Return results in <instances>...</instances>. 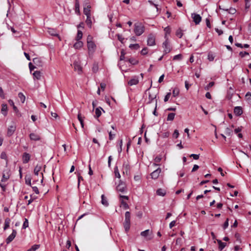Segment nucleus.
Listing matches in <instances>:
<instances>
[{
	"label": "nucleus",
	"mask_w": 251,
	"mask_h": 251,
	"mask_svg": "<svg viewBox=\"0 0 251 251\" xmlns=\"http://www.w3.org/2000/svg\"><path fill=\"white\" fill-rule=\"evenodd\" d=\"M123 169H124V173H125V171L126 173L127 174L128 172L130 169V166L128 163L125 162L123 164Z\"/></svg>",
	"instance_id": "c85d7f7f"
},
{
	"label": "nucleus",
	"mask_w": 251,
	"mask_h": 251,
	"mask_svg": "<svg viewBox=\"0 0 251 251\" xmlns=\"http://www.w3.org/2000/svg\"><path fill=\"white\" fill-rule=\"evenodd\" d=\"M190 156L192 157L195 160H197L199 158V154H191Z\"/></svg>",
	"instance_id": "0e129e2a"
},
{
	"label": "nucleus",
	"mask_w": 251,
	"mask_h": 251,
	"mask_svg": "<svg viewBox=\"0 0 251 251\" xmlns=\"http://www.w3.org/2000/svg\"><path fill=\"white\" fill-rule=\"evenodd\" d=\"M8 102L11 105L13 106V109L16 111L17 109V108L16 106H15L13 101L11 100H8Z\"/></svg>",
	"instance_id": "4d7b16f0"
},
{
	"label": "nucleus",
	"mask_w": 251,
	"mask_h": 251,
	"mask_svg": "<svg viewBox=\"0 0 251 251\" xmlns=\"http://www.w3.org/2000/svg\"><path fill=\"white\" fill-rule=\"evenodd\" d=\"M16 130V126H10L7 130V135L11 136L15 132Z\"/></svg>",
	"instance_id": "f3484780"
},
{
	"label": "nucleus",
	"mask_w": 251,
	"mask_h": 251,
	"mask_svg": "<svg viewBox=\"0 0 251 251\" xmlns=\"http://www.w3.org/2000/svg\"><path fill=\"white\" fill-rule=\"evenodd\" d=\"M7 106L6 104H2L1 105V111L2 114L6 116L7 115Z\"/></svg>",
	"instance_id": "a878e982"
},
{
	"label": "nucleus",
	"mask_w": 251,
	"mask_h": 251,
	"mask_svg": "<svg viewBox=\"0 0 251 251\" xmlns=\"http://www.w3.org/2000/svg\"><path fill=\"white\" fill-rule=\"evenodd\" d=\"M129 48L132 50H138L139 49L140 46L138 44H130L129 46Z\"/></svg>",
	"instance_id": "ea45409f"
},
{
	"label": "nucleus",
	"mask_w": 251,
	"mask_h": 251,
	"mask_svg": "<svg viewBox=\"0 0 251 251\" xmlns=\"http://www.w3.org/2000/svg\"><path fill=\"white\" fill-rule=\"evenodd\" d=\"M30 159V155L29 153L25 152L23 155V162L24 163H27Z\"/></svg>",
	"instance_id": "ddd939ff"
},
{
	"label": "nucleus",
	"mask_w": 251,
	"mask_h": 251,
	"mask_svg": "<svg viewBox=\"0 0 251 251\" xmlns=\"http://www.w3.org/2000/svg\"><path fill=\"white\" fill-rule=\"evenodd\" d=\"M149 103H151L153 100L156 98V94H151V93L149 94Z\"/></svg>",
	"instance_id": "c03bdc74"
},
{
	"label": "nucleus",
	"mask_w": 251,
	"mask_h": 251,
	"mask_svg": "<svg viewBox=\"0 0 251 251\" xmlns=\"http://www.w3.org/2000/svg\"><path fill=\"white\" fill-rule=\"evenodd\" d=\"M128 61L133 65L136 64L138 63V61L133 58L129 59Z\"/></svg>",
	"instance_id": "13d9d810"
},
{
	"label": "nucleus",
	"mask_w": 251,
	"mask_h": 251,
	"mask_svg": "<svg viewBox=\"0 0 251 251\" xmlns=\"http://www.w3.org/2000/svg\"><path fill=\"white\" fill-rule=\"evenodd\" d=\"M33 191L37 194H38L39 193V191L38 190V188L36 186H33L32 187Z\"/></svg>",
	"instance_id": "338daca9"
},
{
	"label": "nucleus",
	"mask_w": 251,
	"mask_h": 251,
	"mask_svg": "<svg viewBox=\"0 0 251 251\" xmlns=\"http://www.w3.org/2000/svg\"><path fill=\"white\" fill-rule=\"evenodd\" d=\"M145 31L144 25L140 23H137L134 24V32L136 35L140 36Z\"/></svg>",
	"instance_id": "f257e3e1"
},
{
	"label": "nucleus",
	"mask_w": 251,
	"mask_h": 251,
	"mask_svg": "<svg viewBox=\"0 0 251 251\" xmlns=\"http://www.w3.org/2000/svg\"><path fill=\"white\" fill-rule=\"evenodd\" d=\"M156 194L158 196H165L166 192L165 191L162 189H159L156 191Z\"/></svg>",
	"instance_id": "72a5a7b5"
},
{
	"label": "nucleus",
	"mask_w": 251,
	"mask_h": 251,
	"mask_svg": "<svg viewBox=\"0 0 251 251\" xmlns=\"http://www.w3.org/2000/svg\"><path fill=\"white\" fill-rule=\"evenodd\" d=\"M87 48L89 54H93L96 48V46L93 42H87Z\"/></svg>",
	"instance_id": "39448f33"
},
{
	"label": "nucleus",
	"mask_w": 251,
	"mask_h": 251,
	"mask_svg": "<svg viewBox=\"0 0 251 251\" xmlns=\"http://www.w3.org/2000/svg\"><path fill=\"white\" fill-rule=\"evenodd\" d=\"M161 159L162 157L161 156H156L154 159V163H153V165L154 166L159 165L158 163H159L161 161Z\"/></svg>",
	"instance_id": "cd10ccee"
},
{
	"label": "nucleus",
	"mask_w": 251,
	"mask_h": 251,
	"mask_svg": "<svg viewBox=\"0 0 251 251\" xmlns=\"http://www.w3.org/2000/svg\"><path fill=\"white\" fill-rule=\"evenodd\" d=\"M147 44L148 46H153L155 44V36L152 34H150L148 40Z\"/></svg>",
	"instance_id": "6e6552de"
},
{
	"label": "nucleus",
	"mask_w": 251,
	"mask_h": 251,
	"mask_svg": "<svg viewBox=\"0 0 251 251\" xmlns=\"http://www.w3.org/2000/svg\"><path fill=\"white\" fill-rule=\"evenodd\" d=\"M171 94L170 92L166 94V95L165 96L164 100L165 102H167L168 100L169 99V98L171 96Z\"/></svg>",
	"instance_id": "6e6d98bb"
},
{
	"label": "nucleus",
	"mask_w": 251,
	"mask_h": 251,
	"mask_svg": "<svg viewBox=\"0 0 251 251\" xmlns=\"http://www.w3.org/2000/svg\"><path fill=\"white\" fill-rule=\"evenodd\" d=\"M91 6L90 5H88L86 7H84L83 9L84 14L87 16H91V11H90Z\"/></svg>",
	"instance_id": "4be33fe9"
},
{
	"label": "nucleus",
	"mask_w": 251,
	"mask_h": 251,
	"mask_svg": "<svg viewBox=\"0 0 251 251\" xmlns=\"http://www.w3.org/2000/svg\"><path fill=\"white\" fill-rule=\"evenodd\" d=\"M175 115L176 114L174 113H169L167 117V121H173L175 118Z\"/></svg>",
	"instance_id": "e433bc0d"
},
{
	"label": "nucleus",
	"mask_w": 251,
	"mask_h": 251,
	"mask_svg": "<svg viewBox=\"0 0 251 251\" xmlns=\"http://www.w3.org/2000/svg\"><path fill=\"white\" fill-rule=\"evenodd\" d=\"M151 233V232L150 231L149 229H147L144 231L141 232V235L143 237H146L150 235Z\"/></svg>",
	"instance_id": "f704fd0d"
},
{
	"label": "nucleus",
	"mask_w": 251,
	"mask_h": 251,
	"mask_svg": "<svg viewBox=\"0 0 251 251\" xmlns=\"http://www.w3.org/2000/svg\"><path fill=\"white\" fill-rule=\"evenodd\" d=\"M114 174L116 177L118 178H120L121 177L120 172L119 171L118 167L117 166L114 168Z\"/></svg>",
	"instance_id": "4c0bfd02"
},
{
	"label": "nucleus",
	"mask_w": 251,
	"mask_h": 251,
	"mask_svg": "<svg viewBox=\"0 0 251 251\" xmlns=\"http://www.w3.org/2000/svg\"><path fill=\"white\" fill-rule=\"evenodd\" d=\"M165 32V38H166L167 34H169L171 32V28L169 26L166 27L164 29Z\"/></svg>",
	"instance_id": "de8ad7c7"
},
{
	"label": "nucleus",
	"mask_w": 251,
	"mask_h": 251,
	"mask_svg": "<svg viewBox=\"0 0 251 251\" xmlns=\"http://www.w3.org/2000/svg\"><path fill=\"white\" fill-rule=\"evenodd\" d=\"M126 185L123 182H120L117 186V190L119 192H123L126 190Z\"/></svg>",
	"instance_id": "f8f14e48"
},
{
	"label": "nucleus",
	"mask_w": 251,
	"mask_h": 251,
	"mask_svg": "<svg viewBox=\"0 0 251 251\" xmlns=\"http://www.w3.org/2000/svg\"><path fill=\"white\" fill-rule=\"evenodd\" d=\"M182 56L181 54H177L174 56L173 60H180L182 59Z\"/></svg>",
	"instance_id": "49530a36"
},
{
	"label": "nucleus",
	"mask_w": 251,
	"mask_h": 251,
	"mask_svg": "<svg viewBox=\"0 0 251 251\" xmlns=\"http://www.w3.org/2000/svg\"><path fill=\"white\" fill-rule=\"evenodd\" d=\"M234 113L236 116H240L243 113L242 108L241 106H236L234 109Z\"/></svg>",
	"instance_id": "2eb2a0df"
},
{
	"label": "nucleus",
	"mask_w": 251,
	"mask_h": 251,
	"mask_svg": "<svg viewBox=\"0 0 251 251\" xmlns=\"http://www.w3.org/2000/svg\"><path fill=\"white\" fill-rule=\"evenodd\" d=\"M178 135H179L178 131L176 129L173 134V136L175 138H177L178 137Z\"/></svg>",
	"instance_id": "69168bd1"
},
{
	"label": "nucleus",
	"mask_w": 251,
	"mask_h": 251,
	"mask_svg": "<svg viewBox=\"0 0 251 251\" xmlns=\"http://www.w3.org/2000/svg\"><path fill=\"white\" fill-rule=\"evenodd\" d=\"M42 169V165H37L34 169V174L36 176H38L39 172L41 171Z\"/></svg>",
	"instance_id": "6ab92c4d"
},
{
	"label": "nucleus",
	"mask_w": 251,
	"mask_h": 251,
	"mask_svg": "<svg viewBox=\"0 0 251 251\" xmlns=\"http://www.w3.org/2000/svg\"><path fill=\"white\" fill-rule=\"evenodd\" d=\"M163 48L164 49L163 51L165 54H167L171 51L172 49L168 39H166L165 41L163 43Z\"/></svg>",
	"instance_id": "20e7f679"
},
{
	"label": "nucleus",
	"mask_w": 251,
	"mask_h": 251,
	"mask_svg": "<svg viewBox=\"0 0 251 251\" xmlns=\"http://www.w3.org/2000/svg\"><path fill=\"white\" fill-rule=\"evenodd\" d=\"M179 90L178 88H175L173 91V95L174 97L177 96L179 95Z\"/></svg>",
	"instance_id": "37998d69"
},
{
	"label": "nucleus",
	"mask_w": 251,
	"mask_h": 251,
	"mask_svg": "<svg viewBox=\"0 0 251 251\" xmlns=\"http://www.w3.org/2000/svg\"><path fill=\"white\" fill-rule=\"evenodd\" d=\"M83 33L81 30H78L75 40L76 41L80 40L82 37Z\"/></svg>",
	"instance_id": "c9c22d12"
},
{
	"label": "nucleus",
	"mask_w": 251,
	"mask_h": 251,
	"mask_svg": "<svg viewBox=\"0 0 251 251\" xmlns=\"http://www.w3.org/2000/svg\"><path fill=\"white\" fill-rule=\"evenodd\" d=\"M33 77L34 79H36L37 80H39L41 78V73L40 71H35L33 74Z\"/></svg>",
	"instance_id": "bb28decb"
},
{
	"label": "nucleus",
	"mask_w": 251,
	"mask_h": 251,
	"mask_svg": "<svg viewBox=\"0 0 251 251\" xmlns=\"http://www.w3.org/2000/svg\"><path fill=\"white\" fill-rule=\"evenodd\" d=\"M101 203L104 205L105 206H107L109 204L106 198L105 197L104 195H102L101 196Z\"/></svg>",
	"instance_id": "5701e85b"
},
{
	"label": "nucleus",
	"mask_w": 251,
	"mask_h": 251,
	"mask_svg": "<svg viewBox=\"0 0 251 251\" xmlns=\"http://www.w3.org/2000/svg\"><path fill=\"white\" fill-rule=\"evenodd\" d=\"M121 204L122 205L123 207L126 209L128 208L129 207L127 203L123 200H121Z\"/></svg>",
	"instance_id": "09e8293b"
},
{
	"label": "nucleus",
	"mask_w": 251,
	"mask_h": 251,
	"mask_svg": "<svg viewBox=\"0 0 251 251\" xmlns=\"http://www.w3.org/2000/svg\"><path fill=\"white\" fill-rule=\"evenodd\" d=\"M249 53L248 52H246V51H241L240 53H239V55L241 57H245V55H249Z\"/></svg>",
	"instance_id": "052dcab7"
},
{
	"label": "nucleus",
	"mask_w": 251,
	"mask_h": 251,
	"mask_svg": "<svg viewBox=\"0 0 251 251\" xmlns=\"http://www.w3.org/2000/svg\"><path fill=\"white\" fill-rule=\"evenodd\" d=\"M228 219H226V222L224 223L223 225V228L224 229L226 228L228 226Z\"/></svg>",
	"instance_id": "680f3d73"
},
{
	"label": "nucleus",
	"mask_w": 251,
	"mask_h": 251,
	"mask_svg": "<svg viewBox=\"0 0 251 251\" xmlns=\"http://www.w3.org/2000/svg\"><path fill=\"white\" fill-rule=\"evenodd\" d=\"M139 82V79L138 77L137 76H133L131 79H130L128 82V84L130 86H132L133 85H136Z\"/></svg>",
	"instance_id": "9d476101"
},
{
	"label": "nucleus",
	"mask_w": 251,
	"mask_h": 251,
	"mask_svg": "<svg viewBox=\"0 0 251 251\" xmlns=\"http://www.w3.org/2000/svg\"><path fill=\"white\" fill-rule=\"evenodd\" d=\"M83 43L80 40L76 41V42L74 45V47L75 49H79L82 47Z\"/></svg>",
	"instance_id": "aec40b11"
},
{
	"label": "nucleus",
	"mask_w": 251,
	"mask_h": 251,
	"mask_svg": "<svg viewBox=\"0 0 251 251\" xmlns=\"http://www.w3.org/2000/svg\"><path fill=\"white\" fill-rule=\"evenodd\" d=\"M117 36L118 37V40L120 41L122 43H123L124 38L120 34H117Z\"/></svg>",
	"instance_id": "5fc2aeb1"
},
{
	"label": "nucleus",
	"mask_w": 251,
	"mask_h": 251,
	"mask_svg": "<svg viewBox=\"0 0 251 251\" xmlns=\"http://www.w3.org/2000/svg\"><path fill=\"white\" fill-rule=\"evenodd\" d=\"M0 158L1 159L6 160L7 159V155L5 152H2L0 154Z\"/></svg>",
	"instance_id": "864d4df0"
},
{
	"label": "nucleus",
	"mask_w": 251,
	"mask_h": 251,
	"mask_svg": "<svg viewBox=\"0 0 251 251\" xmlns=\"http://www.w3.org/2000/svg\"><path fill=\"white\" fill-rule=\"evenodd\" d=\"M214 85V82H210L205 87L206 90H208L210 88L212 87Z\"/></svg>",
	"instance_id": "8fccbe9b"
},
{
	"label": "nucleus",
	"mask_w": 251,
	"mask_h": 251,
	"mask_svg": "<svg viewBox=\"0 0 251 251\" xmlns=\"http://www.w3.org/2000/svg\"><path fill=\"white\" fill-rule=\"evenodd\" d=\"M28 226V222L27 219H25V220L24 222L23 225V228L25 229Z\"/></svg>",
	"instance_id": "3c124183"
},
{
	"label": "nucleus",
	"mask_w": 251,
	"mask_h": 251,
	"mask_svg": "<svg viewBox=\"0 0 251 251\" xmlns=\"http://www.w3.org/2000/svg\"><path fill=\"white\" fill-rule=\"evenodd\" d=\"M18 97L19 98V99H20V100L22 103H24L25 102V97L22 93L20 92L18 94Z\"/></svg>",
	"instance_id": "58836bf2"
},
{
	"label": "nucleus",
	"mask_w": 251,
	"mask_h": 251,
	"mask_svg": "<svg viewBox=\"0 0 251 251\" xmlns=\"http://www.w3.org/2000/svg\"><path fill=\"white\" fill-rule=\"evenodd\" d=\"M101 110H102L103 112H104V111L100 107H98L96 109L95 117L96 118H98L99 117H100V115L101 114Z\"/></svg>",
	"instance_id": "412c9836"
},
{
	"label": "nucleus",
	"mask_w": 251,
	"mask_h": 251,
	"mask_svg": "<svg viewBox=\"0 0 251 251\" xmlns=\"http://www.w3.org/2000/svg\"><path fill=\"white\" fill-rule=\"evenodd\" d=\"M29 68L30 71H31L32 70H33V69L36 68V66L33 65L32 63L30 62L29 63Z\"/></svg>",
	"instance_id": "774afa93"
},
{
	"label": "nucleus",
	"mask_w": 251,
	"mask_h": 251,
	"mask_svg": "<svg viewBox=\"0 0 251 251\" xmlns=\"http://www.w3.org/2000/svg\"><path fill=\"white\" fill-rule=\"evenodd\" d=\"M147 53H148V48H144L143 49H142V50L141 51V53L142 55H146L147 54Z\"/></svg>",
	"instance_id": "bf43d9fd"
},
{
	"label": "nucleus",
	"mask_w": 251,
	"mask_h": 251,
	"mask_svg": "<svg viewBox=\"0 0 251 251\" xmlns=\"http://www.w3.org/2000/svg\"><path fill=\"white\" fill-rule=\"evenodd\" d=\"M33 62L37 67H42L43 65V62L42 59L40 58H34L33 59Z\"/></svg>",
	"instance_id": "9b49d317"
},
{
	"label": "nucleus",
	"mask_w": 251,
	"mask_h": 251,
	"mask_svg": "<svg viewBox=\"0 0 251 251\" xmlns=\"http://www.w3.org/2000/svg\"><path fill=\"white\" fill-rule=\"evenodd\" d=\"M176 35L179 38H181L183 36L182 31L180 29H178L176 31Z\"/></svg>",
	"instance_id": "a18cd8bd"
},
{
	"label": "nucleus",
	"mask_w": 251,
	"mask_h": 251,
	"mask_svg": "<svg viewBox=\"0 0 251 251\" xmlns=\"http://www.w3.org/2000/svg\"><path fill=\"white\" fill-rule=\"evenodd\" d=\"M224 10L226 11H228V13L231 14H234L236 12V10L235 8H232V7L230 8L229 9H224Z\"/></svg>",
	"instance_id": "79ce46f5"
},
{
	"label": "nucleus",
	"mask_w": 251,
	"mask_h": 251,
	"mask_svg": "<svg viewBox=\"0 0 251 251\" xmlns=\"http://www.w3.org/2000/svg\"><path fill=\"white\" fill-rule=\"evenodd\" d=\"M218 244L219 245V249L220 251L223 250L224 248L226 246V244L224 242H222L221 240H217Z\"/></svg>",
	"instance_id": "b1692460"
},
{
	"label": "nucleus",
	"mask_w": 251,
	"mask_h": 251,
	"mask_svg": "<svg viewBox=\"0 0 251 251\" xmlns=\"http://www.w3.org/2000/svg\"><path fill=\"white\" fill-rule=\"evenodd\" d=\"M75 12L77 14H79V13H80L79 4L78 0H75Z\"/></svg>",
	"instance_id": "7c9ffc66"
},
{
	"label": "nucleus",
	"mask_w": 251,
	"mask_h": 251,
	"mask_svg": "<svg viewBox=\"0 0 251 251\" xmlns=\"http://www.w3.org/2000/svg\"><path fill=\"white\" fill-rule=\"evenodd\" d=\"M10 222L11 220L9 218H7L5 219L4 221V226L3 227V229L4 230L9 228Z\"/></svg>",
	"instance_id": "393cba45"
},
{
	"label": "nucleus",
	"mask_w": 251,
	"mask_h": 251,
	"mask_svg": "<svg viewBox=\"0 0 251 251\" xmlns=\"http://www.w3.org/2000/svg\"><path fill=\"white\" fill-rule=\"evenodd\" d=\"M215 56L212 53H208V59L210 61H212L214 59Z\"/></svg>",
	"instance_id": "603ef678"
},
{
	"label": "nucleus",
	"mask_w": 251,
	"mask_h": 251,
	"mask_svg": "<svg viewBox=\"0 0 251 251\" xmlns=\"http://www.w3.org/2000/svg\"><path fill=\"white\" fill-rule=\"evenodd\" d=\"M86 17H87V18H86V23L87 24L88 26L91 28L92 26V23L91 18V16H87Z\"/></svg>",
	"instance_id": "473e14b6"
},
{
	"label": "nucleus",
	"mask_w": 251,
	"mask_h": 251,
	"mask_svg": "<svg viewBox=\"0 0 251 251\" xmlns=\"http://www.w3.org/2000/svg\"><path fill=\"white\" fill-rule=\"evenodd\" d=\"M234 127V126L232 125L231 127H226L225 129V133L226 135L229 136H231L233 133L232 128Z\"/></svg>",
	"instance_id": "a211bd4d"
},
{
	"label": "nucleus",
	"mask_w": 251,
	"mask_h": 251,
	"mask_svg": "<svg viewBox=\"0 0 251 251\" xmlns=\"http://www.w3.org/2000/svg\"><path fill=\"white\" fill-rule=\"evenodd\" d=\"M17 234V231L15 229L12 230V233L6 239V243L9 244L15 238Z\"/></svg>",
	"instance_id": "1a4fd4ad"
},
{
	"label": "nucleus",
	"mask_w": 251,
	"mask_h": 251,
	"mask_svg": "<svg viewBox=\"0 0 251 251\" xmlns=\"http://www.w3.org/2000/svg\"><path fill=\"white\" fill-rule=\"evenodd\" d=\"M29 138L30 140L33 141H39L40 140V137L39 135L35 133H30L29 134Z\"/></svg>",
	"instance_id": "4468645a"
},
{
	"label": "nucleus",
	"mask_w": 251,
	"mask_h": 251,
	"mask_svg": "<svg viewBox=\"0 0 251 251\" xmlns=\"http://www.w3.org/2000/svg\"><path fill=\"white\" fill-rule=\"evenodd\" d=\"M40 247L39 245H34L31 247V248H30L29 250H28L27 251H35L36 250L38 249Z\"/></svg>",
	"instance_id": "a19ab883"
},
{
	"label": "nucleus",
	"mask_w": 251,
	"mask_h": 251,
	"mask_svg": "<svg viewBox=\"0 0 251 251\" xmlns=\"http://www.w3.org/2000/svg\"><path fill=\"white\" fill-rule=\"evenodd\" d=\"M10 176V170L8 168H6L3 171L2 176L1 180V182L6 181Z\"/></svg>",
	"instance_id": "7ed1b4c3"
},
{
	"label": "nucleus",
	"mask_w": 251,
	"mask_h": 251,
	"mask_svg": "<svg viewBox=\"0 0 251 251\" xmlns=\"http://www.w3.org/2000/svg\"><path fill=\"white\" fill-rule=\"evenodd\" d=\"M161 172V169L160 168H158L153 172L151 174V178L153 179H156L159 177L160 174Z\"/></svg>",
	"instance_id": "0eeeda50"
},
{
	"label": "nucleus",
	"mask_w": 251,
	"mask_h": 251,
	"mask_svg": "<svg viewBox=\"0 0 251 251\" xmlns=\"http://www.w3.org/2000/svg\"><path fill=\"white\" fill-rule=\"evenodd\" d=\"M99 70V65L97 62H95L92 67V71L94 73H96Z\"/></svg>",
	"instance_id": "2f4dec72"
},
{
	"label": "nucleus",
	"mask_w": 251,
	"mask_h": 251,
	"mask_svg": "<svg viewBox=\"0 0 251 251\" xmlns=\"http://www.w3.org/2000/svg\"><path fill=\"white\" fill-rule=\"evenodd\" d=\"M48 32L52 36H58V34H57L56 30L53 28H48Z\"/></svg>",
	"instance_id": "c756f323"
},
{
	"label": "nucleus",
	"mask_w": 251,
	"mask_h": 251,
	"mask_svg": "<svg viewBox=\"0 0 251 251\" xmlns=\"http://www.w3.org/2000/svg\"><path fill=\"white\" fill-rule=\"evenodd\" d=\"M191 17L196 25L199 24L201 21V17L199 14L192 13Z\"/></svg>",
	"instance_id": "423d86ee"
},
{
	"label": "nucleus",
	"mask_w": 251,
	"mask_h": 251,
	"mask_svg": "<svg viewBox=\"0 0 251 251\" xmlns=\"http://www.w3.org/2000/svg\"><path fill=\"white\" fill-rule=\"evenodd\" d=\"M73 65L75 70L78 71V73H80L82 72V67L78 62L75 61Z\"/></svg>",
	"instance_id": "dca6fc26"
},
{
	"label": "nucleus",
	"mask_w": 251,
	"mask_h": 251,
	"mask_svg": "<svg viewBox=\"0 0 251 251\" xmlns=\"http://www.w3.org/2000/svg\"><path fill=\"white\" fill-rule=\"evenodd\" d=\"M0 97L2 98H5L4 94L1 87H0Z\"/></svg>",
	"instance_id": "e2e57ef3"
},
{
	"label": "nucleus",
	"mask_w": 251,
	"mask_h": 251,
	"mask_svg": "<svg viewBox=\"0 0 251 251\" xmlns=\"http://www.w3.org/2000/svg\"><path fill=\"white\" fill-rule=\"evenodd\" d=\"M124 226L126 232L128 231L130 226V213L126 211L125 213V220L124 223Z\"/></svg>",
	"instance_id": "f03ea898"
}]
</instances>
